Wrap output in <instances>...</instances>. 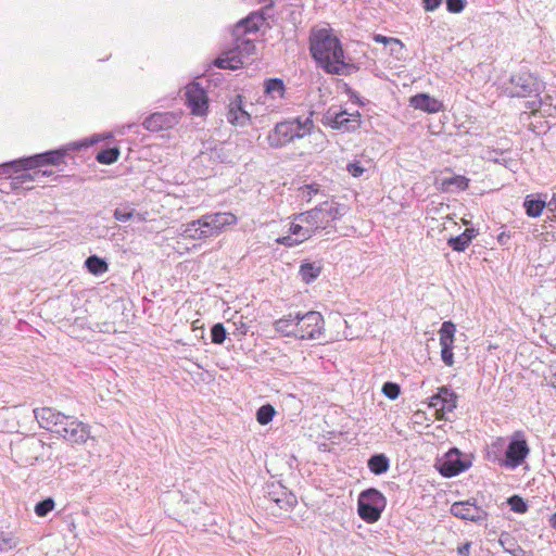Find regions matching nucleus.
<instances>
[{
  "label": "nucleus",
  "instance_id": "47",
  "mask_svg": "<svg viewBox=\"0 0 556 556\" xmlns=\"http://www.w3.org/2000/svg\"><path fill=\"white\" fill-rule=\"evenodd\" d=\"M346 169L353 177H359L365 172V168L361 165L359 162L349 164Z\"/></svg>",
  "mask_w": 556,
  "mask_h": 556
},
{
  "label": "nucleus",
  "instance_id": "40",
  "mask_svg": "<svg viewBox=\"0 0 556 556\" xmlns=\"http://www.w3.org/2000/svg\"><path fill=\"white\" fill-rule=\"evenodd\" d=\"M390 54L396 58L397 60L403 58L404 54V45L400 39L392 38L390 41Z\"/></svg>",
  "mask_w": 556,
  "mask_h": 556
},
{
  "label": "nucleus",
  "instance_id": "33",
  "mask_svg": "<svg viewBox=\"0 0 556 556\" xmlns=\"http://www.w3.org/2000/svg\"><path fill=\"white\" fill-rule=\"evenodd\" d=\"M523 206L528 216L538 217L542 214L543 208L545 207V202L542 200H533L530 199V197H527Z\"/></svg>",
  "mask_w": 556,
  "mask_h": 556
},
{
  "label": "nucleus",
  "instance_id": "26",
  "mask_svg": "<svg viewBox=\"0 0 556 556\" xmlns=\"http://www.w3.org/2000/svg\"><path fill=\"white\" fill-rule=\"evenodd\" d=\"M469 180L462 175L445 177L441 179V189L443 191L465 190Z\"/></svg>",
  "mask_w": 556,
  "mask_h": 556
},
{
  "label": "nucleus",
  "instance_id": "8",
  "mask_svg": "<svg viewBox=\"0 0 556 556\" xmlns=\"http://www.w3.org/2000/svg\"><path fill=\"white\" fill-rule=\"evenodd\" d=\"M186 104L193 115L203 116L208 109V99L204 89L198 83H191L185 88Z\"/></svg>",
  "mask_w": 556,
  "mask_h": 556
},
{
  "label": "nucleus",
  "instance_id": "55",
  "mask_svg": "<svg viewBox=\"0 0 556 556\" xmlns=\"http://www.w3.org/2000/svg\"><path fill=\"white\" fill-rule=\"evenodd\" d=\"M551 525H552L553 528L556 529V513L551 518Z\"/></svg>",
  "mask_w": 556,
  "mask_h": 556
},
{
  "label": "nucleus",
  "instance_id": "24",
  "mask_svg": "<svg viewBox=\"0 0 556 556\" xmlns=\"http://www.w3.org/2000/svg\"><path fill=\"white\" fill-rule=\"evenodd\" d=\"M219 68L237 70L244 65V61L237 54V51H228L214 61Z\"/></svg>",
  "mask_w": 556,
  "mask_h": 556
},
{
  "label": "nucleus",
  "instance_id": "43",
  "mask_svg": "<svg viewBox=\"0 0 556 556\" xmlns=\"http://www.w3.org/2000/svg\"><path fill=\"white\" fill-rule=\"evenodd\" d=\"M198 225L201 226V229H203V231H205V239L218 236L217 232L214 231V228L211 226V223L205 219V215L198 219Z\"/></svg>",
  "mask_w": 556,
  "mask_h": 556
},
{
  "label": "nucleus",
  "instance_id": "7",
  "mask_svg": "<svg viewBox=\"0 0 556 556\" xmlns=\"http://www.w3.org/2000/svg\"><path fill=\"white\" fill-rule=\"evenodd\" d=\"M56 433L68 442L83 444L90 438V427L73 416H65Z\"/></svg>",
  "mask_w": 556,
  "mask_h": 556
},
{
  "label": "nucleus",
  "instance_id": "11",
  "mask_svg": "<svg viewBox=\"0 0 556 556\" xmlns=\"http://www.w3.org/2000/svg\"><path fill=\"white\" fill-rule=\"evenodd\" d=\"M333 321L338 326L345 325L346 329L343 332V337L348 340H353L362 334L364 323L366 321V314H353L350 315L348 319H343L341 315L337 314L333 316Z\"/></svg>",
  "mask_w": 556,
  "mask_h": 556
},
{
  "label": "nucleus",
  "instance_id": "1",
  "mask_svg": "<svg viewBox=\"0 0 556 556\" xmlns=\"http://www.w3.org/2000/svg\"><path fill=\"white\" fill-rule=\"evenodd\" d=\"M344 214V206L334 202H324L309 211L293 216L289 231L292 236L277 239V242L287 247H294L320 230L333 227V223Z\"/></svg>",
  "mask_w": 556,
  "mask_h": 556
},
{
  "label": "nucleus",
  "instance_id": "39",
  "mask_svg": "<svg viewBox=\"0 0 556 556\" xmlns=\"http://www.w3.org/2000/svg\"><path fill=\"white\" fill-rule=\"evenodd\" d=\"M212 342L222 344L226 339V329L223 324H216L211 330Z\"/></svg>",
  "mask_w": 556,
  "mask_h": 556
},
{
  "label": "nucleus",
  "instance_id": "6",
  "mask_svg": "<svg viewBox=\"0 0 556 556\" xmlns=\"http://www.w3.org/2000/svg\"><path fill=\"white\" fill-rule=\"evenodd\" d=\"M295 324V338L298 339H318L324 329V318L319 312L309 311L307 313H298Z\"/></svg>",
  "mask_w": 556,
  "mask_h": 556
},
{
  "label": "nucleus",
  "instance_id": "25",
  "mask_svg": "<svg viewBox=\"0 0 556 556\" xmlns=\"http://www.w3.org/2000/svg\"><path fill=\"white\" fill-rule=\"evenodd\" d=\"M475 237V229L467 228L460 236L450 238L447 243L454 251L463 252L469 247Z\"/></svg>",
  "mask_w": 556,
  "mask_h": 556
},
{
  "label": "nucleus",
  "instance_id": "30",
  "mask_svg": "<svg viewBox=\"0 0 556 556\" xmlns=\"http://www.w3.org/2000/svg\"><path fill=\"white\" fill-rule=\"evenodd\" d=\"M18 544L20 540L13 532L0 531V553H8Z\"/></svg>",
  "mask_w": 556,
  "mask_h": 556
},
{
  "label": "nucleus",
  "instance_id": "51",
  "mask_svg": "<svg viewBox=\"0 0 556 556\" xmlns=\"http://www.w3.org/2000/svg\"><path fill=\"white\" fill-rule=\"evenodd\" d=\"M374 40L378 43H383L386 46H389L390 45V41L392 40V37H386L383 35H375L374 36Z\"/></svg>",
  "mask_w": 556,
  "mask_h": 556
},
{
  "label": "nucleus",
  "instance_id": "14",
  "mask_svg": "<svg viewBox=\"0 0 556 556\" xmlns=\"http://www.w3.org/2000/svg\"><path fill=\"white\" fill-rule=\"evenodd\" d=\"M34 415L41 428L54 433L66 416L51 407L36 408Z\"/></svg>",
  "mask_w": 556,
  "mask_h": 556
},
{
  "label": "nucleus",
  "instance_id": "10",
  "mask_svg": "<svg viewBox=\"0 0 556 556\" xmlns=\"http://www.w3.org/2000/svg\"><path fill=\"white\" fill-rule=\"evenodd\" d=\"M456 328L452 321H444L439 331L442 362L451 367L454 364L453 342Z\"/></svg>",
  "mask_w": 556,
  "mask_h": 556
},
{
  "label": "nucleus",
  "instance_id": "9",
  "mask_svg": "<svg viewBox=\"0 0 556 556\" xmlns=\"http://www.w3.org/2000/svg\"><path fill=\"white\" fill-rule=\"evenodd\" d=\"M457 395L447 387H441L439 392L430 397V406L435 409L437 419H445V414L456 408Z\"/></svg>",
  "mask_w": 556,
  "mask_h": 556
},
{
  "label": "nucleus",
  "instance_id": "44",
  "mask_svg": "<svg viewBox=\"0 0 556 556\" xmlns=\"http://www.w3.org/2000/svg\"><path fill=\"white\" fill-rule=\"evenodd\" d=\"M241 30L249 31V33L256 31L257 26H256V24L253 23L252 18H247L236 26L237 33H240Z\"/></svg>",
  "mask_w": 556,
  "mask_h": 556
},
{
  "label": "nucleus",
  "instance_id": "5",
  "mask_svg": "<svg viewBox=\"0 0 556 556\" xmlns=\"http://www.w3.org/2000/svg\"><path fill=\"white\" fill-rule=\"evenodd\" d=\"M386 506L384 496L376 489L363 491L358 497V514L367 522H375L380 518Z\"/></svg>",
  "mask_w": 556,
  "mask_h": 556
},
{
  "label": "nucleus",
  "instance_id": "3",
  "mask_svg": "<svg viewBox=\"0 0 556 556\" xmlns=\"http://www.w3.org/2000/svg\"><path fill=\"white\" fill-rule=\"evenodd\" d=\"M314 123L309 117L278 123L267 136L268 144L271 148H282L294 139L304 138L311 135Z\"/></svg>",
  "mask_w": 556,
  "mask_h": 556
},
{
  "label": "nucleus",
  "instance_id": "45",
  "mask_svg": "<svg viewBox=\"0 0 556 556\" xmlns=\"http://www.w3.org/2000/svg\"><path fill=\"white\" fill-rule=\"evenodd\" d=\"M447 10L452 13H459L465 8V0H446Z\"/></svg>",
  "mask_w": 556,
  "mask_h": 556
},
{
  "label": "nucleus",
  "instance_id": "57",
  "mask_svg": "<svg viewBox=\"0 0 556 556\" xmlns=\"http://www.w3.org/2000/svg\"><path fill=\"white\" fill-rule=\"evenodd\" d=\"M198 323H199V320H195V321L193 323V327H194V329L200 328Z\"/></svg>",
  "mask_w": 556,
  "mask_h": 556
},
{
  "label": "nucleus",
  "instance_id": "37",
  "mask_svg": "<svg viewBox=\"0 0 556 556\" xmlns=\"http://www.w3.org/2000/svg\"><path fill=\"white\" fill-rule=\"evenodd\" d=\"M20 161L21 159L0 165V176H11L13 173L25 170L23 163H18Z\"/></svg>",
  "mask_w": 556,
  "mask_h": 556
},
{
  "label": "nucleus",
  "instance_id": "4",
  "mask_svg": "<svg viewBox=\"0 0 556 556\" xmlns=\"http://www.w3.org/2000/svg\"><path fill=\"white\" fill-rule=\"evenodd\" d=\"M49 448L45 442L30 435L12 442L11 455L20 466L27 467L42 458Z\"/></svg>",
  "mask_w": 556,
  "mask_h": 556
},
{
  "label": "nucleus",
  "instance_id": "27",
  "mask_svg": "<svg viewBox=\"0 0 556 556\" xmlns=\"http://www.w3.org/2000/svg\"><path fill=\"white\" fill-rule=\"evenodd\" d=\"M389 467V458L384 454H376L368 459V468L375 475L387 472Z\"/></svg>",
  "mask_w": 556,
  "mask_h": 556
},
{
  "label": "nucleus",
  "instance_id": "34",
  "mask_svg": "<svg viewBox=\"0 0 556 556\" xmlns=\"http://www.w3.org/2000/svg\"><path fill=\"white\" fill-rule=\"evenodd\" d=\"M276 410L270 404L261 406L256 412V420L261 425H267L273 420Z\"/></svg>",
  "mask_w": 556,
  "mask_h": 556
},
{
  "label": "nucleus",
  "instance_id": "28",
  "mask_svg": "<svg viewBox=\"0 0 556 556\" xmlns=\"http://www.w3.org/2000/svg\"><path fill=\"white\" fill-rule=\"evenodd\" d=\"M85 266L89 273L97 275V276L106 273L109 269L108 263L103 258H101L97 255L89 256L85 261Z\"/></svg>",
  "mask_w": 556,
  "mask_h": 556
},
{
  "label": "nucleus",
  "instance_id": "29",
  "mask_svg": "<svg viewBox=\"0 0 556 556\" xmlns=\"http://www.w3.org/2000/svg\"><path fill=\"white\" fill-rule=\"evenodd\" d=\"M205 231L201 229V226L198 225V219L192 220L186 225H182V231L181 235L185 238L192 239V240H202L205 239Z\"/></svg>",
  "mask_w": 556,
  "mask_h": 556
},
{
  "label": "nucleus",
  "instance_id": "36",
  "mask_svg": "<svg viewBox=\"0 0 556 556\" xmlns=\"http://www.w3.org/2000/svg\"><path fill=\"white\" fill-rule=\"evenodd\" d=\"M119 156V150L117 148H110L100 151L97 154V161L101 164H112L117 161Z\"/></svg>",
  "mask_w": 556,
  "mask_h": 556
},
{
  "label": "nucleus",
  "instance_id": "31",
  "mask_svg": "<svg viewBox=\"0 0 556 556\" xmlns=\"http://www.w3.org/2000/svg\"><path fill=\"white\" fill-rule=\"evenodd\" d=\"M321 273V267L312 263L302 264L300 267V276L303 281L309 283L315 280Z\"/></svg>",
  "mask_w": 556,
  "mask_h": 556
},
{
  "label": "nucleus",
  "instance_id": "23",
  "mask_svg": "<svg viewBox=\"0 0 556 556\" xmlns=\"http://www.w3.org/2000/svg\"><path fill=\"white\" fill-rule=\"evenodd\" d=\"M296 318L298 313H290L275 321V329L287 337L295 338Z\"/></svg>",
  "mask_w": 556,
  "mask_h": 556
},
{
  "label": "nucleus",
  "instance_id": "53",
  "mask_svg": "<svg viewBox=\"0 0 556 556\" xmlns=\"http://www.w3.org/2000/svg\"><path fill=\"white\" fill-rule=\"evenodd\" d=\"M469 547H470V545H469V544H466V545H464V546H462V547H459V548H458V553H459L460 555H465V554H467V553H468Z\"/></svg>",
  "mask_w": 556,
  "mask_h": 556
},
{
  "label": "nucleus",
  "instance_id": "38",
  "mask_svg": "<svg viewBox=\"0 0 556 556\" xmlns=\"http://www.w3.org/2000/svg\"><path fill=\"white\" fill-rule=\"evenodd\" d=\"M54 501L52 498H46L35 506V513L38 517H46L54 508Z\"/></svg>",
  "mask_w": 556,
  "mask_h": 556
},
{
  "label": "nucleus",
  "instance_id": "35",
  "mask_svg": "<svg viewBox=\"0 0 556 556\" xmlns=\"http://www.w3.org/2000/svg\"><path fill=\"white\" fill-rule=\"evenodd\" d=\"M232 51H237V54L244 61V63L247 62V60L251 56V55H254L255 54V51H256V47L255 45L253 43V41L251 40H244L242 41L239 46H237L236 49H233Z\"/></svg>",
  "mask_w": 556,
  "mask_h": 556
},
{
  "label": "nucleus",
  "instance_id": "12",
  "mask_svg": "<svg viewBox=\"0 0 556 556\" xmlns=\"http://www.w3.org/2000/svg\"><path fill=\"white\" fill-rule=\"evenodd\" d=\"M451 514L457 518L470 521H483L488 514L470 502H456L451 506Z\"/></svg>",
  "mask_w": 556,
  "mask_h": 556
},
{
  "label": "nucleus",
  "instance_id": "15",
  "mask_svg": "<svg viewBox=\"0 0 556 556\" xmlns=\"http://www.w3.org/2000/svg\"><path fill=\"white\" fill-rule=\"evenodd\" d=\"M529 452L526 440H513L508 444L503 464L508 468H516L523 463Z\"/></svg>",
  "mask_w": 556,
  "mask_h": 556
},
{
  "label": "nucleus",
  "instance_id": "20",
  "mask_svg": "<svg viewBox=\"0 0 556 556\" xmlns=\"http://www.w3.org/2000/svg\"><path fill=\"white\" fill-rule=\"evenodd\" d=\"M175 123L176 115L173 113H154L144 119L143 126L146 129L156 132L173 127Z\"/></svg>",
  "mask_w": 556,
  "mask_h": 556
},
{
  "label": "nucleus",
  "instance_id": "42",
  "mask_svg": "<svg viewBox=\"0 0 556 556\" xmlns=\"http://www.w3.org/2000/svg\"><path fill=\"white\" fill-rule=\"evenodd\" d=\"M508 503L511 509L516 513H525L527 510V504L517 495L511 496Z\"/></svg>",
  "mask_w": 556,
  "mask_h": 556
},
{
  "label": "nucleus",
  "instance_id": "19",
  "mask_svg": "<svg viewBox=\"0 0 556 556\" xmlns=\"http://www.w3.org/2000/svg\"><path fill=\"white\" fill-rule=\"evenodd\" d=\"M409 104L416 110H420L427 113H438L443 111V103L427 93H418L409 99Z\"/></svg>",
  "mask_w": 556,
  "mask_h": 556
},
{
  "label": "nucleus",
  "instance_id": "2",
  "mask_svg": "<svg viewBox=\"0 0 556 556\" xmlns=\"http://www.w3.org/2000/svg\"><path fill=\"white\" fill-rule=\"evenodd\" d=\"M309 50L314 60L329 74L344 75L349 64L344 61L340 40L329 28L314 29L309 37Z\"/></svg>",
  "mask_w": 556,
  "mask_h": 556
},
{
  "label": "nucleus",
  "instance_id": "32",
  "mask_svg": "<svg viewBox=\"0 0 556 556\" xmlns=\"http://www.w3.org/2000/svg\"><path fill=\"white\" fill-rule=\"evenodd\" d=\"M265 92L273 99L282 98L285 86L281 79L271 78L265 81Z\"/></svg>",
  "mask_w": 556,
  "mask_h": 556
},
{
  "label": "nucleus",
  "instance_id": "48",
  "mask_svg": "<svg viewBox=\"0 0 556 556\" xmlns=\"http://www.w3.org/2000/svg\"><path fill=\"white\" fill-rule=\"evenodd\" d=\"M500 544L504 547L505 552L510 554L511 556H525V551L520 546H515L513 548L505 547V542L500 539Z\"/></svg>",
  "mask_w": 556,
  "mask_h": 556
},
{
  "label": "nucleus",
  "instance_id": "18",
  "mask_svg": "<svg viewBox=\"0 0 556 556\" xmlns=\"http://www.w3.org/2000/svg\"><path fill=\"white\" fill-rule=\"evenodd\" d=\"M466 468L467 465L460 460L459 452L455 448L446 453L444 459L440 464V472L444 477H454Z\"/></svg>",
  "mask_w": 556,
  "mask_h": 556
},
{
  "label": "nucleus",
  "instance_id": "50",
  "mask_svg": "<svg viewBox=\"0 0 556 556\" xmlns=\"http://www.w3.org/2000/svg\"><path fill=\"white\" fill-rule=\"evenodd\" d=\"M426 11H433L440 7L442 0H422Z\"/></svg>",
  "mask_w": 556,
  "mask_h": 556
},
{
  "label": "nucleus",
  "instance_id": "17",
  "mask_svg": "<svg viewBox=\"0 0 556 556\" xmlns=\"http://www.w3.org/2000/svg\"><path fill=\"white\" fill-rule=\"evenodd\" d=\"M63 157L59 150L39 153L29 157H22L18 163H23L25 170L37 168L43 165H58Z\"/></svg>",
  "mask_w": 556,
  "mask_h": 556
},
{
  "label": "nucleus",
  "instance_id": "56",
  "mask_svg": "<svg viewBox=\"0 0 556 556\" xmlns=\"http://www.w3.org/2000/svg\"><path fill=\"white\" fill-rule=\"evenodd\" d=\"M273 500L279 505V507H282V505L280 504L281 503L280 498H273Z\"/></svg>",
  "mask_w": 556,
  "mask_h": 556
},
{
  "label": "nucleus",
  "instance_id": "16",
  "mask_svg": "<svg viewBox=\"0 0 556 556\" xmlns=\"http://www.w3.org/2000/svg\"><path fill=\"white\" fill-rule=\"evenodd\" d=\"M510 83L514 87L510 91L513 97H526L539 89L536 79L530 73L514 75L510 78Z\"/></svg>",
  "mask_w": 556,
  "mask_h": 556
},
{
  "label": "nucleus",
  "instance_id": "46",
  "mask_svg": "<svg viewBox=\"0 0 556 556\" xmlns=\"http://www.w3.org/2000/svg\"><path fill=\"white\" fill-rule=\"evenodd\" d=\"M134 215H135L134 210L126 211V210H122V208H116L114 211V217L118 222H127L130 218H132Z\"/></svg>",
  "mask_w": 556,
  "mask_h": 556
},
{
  "label": "nucleus",
  "instance_id": "21",
  "mask_svg": "<svg viewBox=\"0 0 556 556\" xmlns=\"http://www.w3.org/2000/svg\"><path fill=\"white\" fill-rule=\"evenodd\" d=\"M227 121L235 126H245L250 122V114L243 110L240 94L229 103Z\"/></svg>",
  "mask_w": 556,
  "mask_h": 556
},
{
  "label": "nucleus",
  "instance_id": "49",
  "mask_svg": "<svg viewBox=\"0 0 556 556\" xmlns=\"http://www.w3.org/2000/svg\"><path fill=\"white\" fill-rule=\"evenodd\" d=\"M52 173L51 172H47V170H39V172H36L34 174V176H31L30 174H22L20 177H17L18 179H21L22 182L24 181H27V180H34L35 179V176H48V175H51Z\"/></svg>",
  "mask_w": 556,
  "mask_h": 556
},
{
  "label": "nucleus",
  "instance_id": "41",
  "mask_svg": "<svg viewBox=\"0 0 556 556\" xmlns=\"http://www.w3.org/2000/svg\"><path fill=\"white\" fill-rule=\"evenodd\" d=\"M382 392L388 399L395 400L400 395V387L393 382H386Z\"/></svg>",
  "mask_w": 556,
  "mask_h": 556
},
{
  "label": "nucleus",
  "instance_id": "13",
  "mask_svg": "<svg viewBox=\"0 0 556 556\" xmlns=\"http://www.w3.org/2000/svg\"><path fill=\"white\" fill-rule=\"evenodd\" d=\"M358 116L351 117L345 111L328 110L323 117L324 125L330 126L333 129H355L358 126Z\"/></svg>",
  "mask_w": 556,
  "mask_h": 556
},
{
  "label": "nucleus",
  "instance_id": "22",
  "mask_svg": "<svg viewBox=\"0 0 556 556\" xmlns=\"http://www.w3.org/2000/svg\"><path fill=\"white\" fill-rule=\"evenodd\" d=\"M205 219L211 223V226L217 235H219L225 227L237 224L236 215L229 212L205 214Z\"/></svg>",
  "mask_w": 556,
  "mask_h": 556
},
{
  "label": "nucleus",
  "instance_id": "54",
  "mask_svg": "<svg viewBox=\"0 0 556 556\" xmlns=\"http://www.w3.org/2000/svg\"><path fill=\"white\" fill-rule=\"evenodd\" d=\"M549 205H553V206H554V208H553V210H555V211H556V193L553 195V198H552V200H551V202H549Z\"/></svg>",
  "mask_w": 556,
  "mask_h": 556
},
{
  "label": "nucleus",
  "instance_id": "52",
  "mask_svg": "<svg viewBox=\"0 0 556 556\" xmlns=\"http://www.w3.org/2000/svg\"><path fill=\"white\" fill-rule=\"evenodd\" d=\"M249 326L244 324L242 320H240V325L237 327V331H239L241 336H244L247 334Z\"/></svg>",
  "mask_w": 556,
  "mask_h": 556
}]
</instances>
